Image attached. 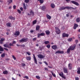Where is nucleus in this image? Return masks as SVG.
Segmentation results:
<instances>
[{
    "label": "nucleus",
    "mask_w": 80,
    "mask_h": 80,
    "mask_svg": "<svg viewBox=\"0 0 80 80\" xmlns=\"http://www.w3.org/2000/svg\"><path fill=\"white\" fill-rule=\"evenodd\" d=\"M25 46L24 45H20V47H25Z\"/></svg>",
    "instance_id": "09e8293b"
},
{
    "label": "nucleus",
    "mask_w": 80,
    "mask_h": 80,
    "mask_svg": "<svg viewBox=\"0 0 80 80\" xmlns=\"http://www.w3.org/2000/svg\"><path fill=\"white\" fill-rule=\"evenodd\" d=\"M40 26H37L36 27V30H39L40 29Z\"/></svg>",
    "instance_id": "c756f323"
},
{
    "label": "nucleus",
    "mask_w": 80,
    "mask_h": 80,
    "mask_svg": "<svg viewBox=\"0 0 80 80\" xmlns=\"http://www.w3.org/2000/svg\"><path fill=\"white\" fill-rule=\"evenodd\" d=\"M42 10L44 11V10L45 9H46V7H45V6H42Z\"/></svg>",
    "instance_id": "b1692460"
},
{
    "label": "nucleus",
    "mask_w": 80,
    "mask_h": 80,
    "mask_svg": "<svg viewBox=\"0 0 80 80\" xmlns=\"http://www.w3.org/2000/svg\"><path fill=\"white\" fill-rule=\"evenodd\" d=\"M20 9L21 10V11H23V8H20Z\"/></svg>",
    "instance_id": "0e129e2a"
},
{
    "label": "nucleus",
    "mask_w": 80,
    "mask_h": 80,
    "mask_svg": "<svg viewBox=\"0 0 80 80\" xmlns=\"http://www.w3.org/2000/svg\"><path fill=\"white\" fill-rule=\"evenodd\" d=\"M77 72L78 73V74H80V68H79L78 69Z\"/></svg>",
    "instance_id": "4be33fe9"
},
{
    "label": "nucleus",
    "mask_w": 80,
    "mask_h": 80,
    "mask_svg": "<svg viewBox=\"0 0 80 80\" xmlns=\"http://www.w3.org/2000/svg\"><path fill=\"white\" fill-rule=\"evenodd\" d=\"M70 50H71L69 48L67 50V53H69L70 52Z\"/></svg>",
    "instance_id": "7c9ffc66"
},
{
    "label": "nucleus",
    "mask_w": 80,
    "mask_h": 80,
    "mask_svg": "<svg viewBox=\"0 0 80 80\" xmlns=\"http://www.w3.org/2000/svg\"><path fill=\"white\" fill-rule=\"evenodd\" d=\"M51 73L52 76H53L54 77H56L55 74V73H54L53 71H51Z\"/></svg>",
    "instance_id": "a211bd4d"
},
{
    "label": "nucleus",
    "mask_w": 80,
    "mask_h": 80,
    "mask_svg": "<svg viewBox=\"0 0 80 80\" xmlns=\"http://www.w3.org/2000/svg\"><path fill=\"white\" fill-rule=\"evenodd\" d=\"M45 33L46 35H49V34L50 33V31H48V30L46 31H45Z\"/></svg>",
    "instance_id": "aec40b11"
},
{
    "label": "nucleus",
    "mask_w": 80,
    "mask_h": 80,
    "mask_svg": "<svg viewBox=\"0 0 80 80\" xmlns=\"http://www.w3.org/2000/svg\"><path fill=\"white\" fill-rule=\"evenodd\" d=\"M78 27V25L77 24H75L74 26V30H75V29L77 28V27Z\"/></svg>",
    "instance_id": "5701e85b"
},
{
    "label": "nucleus",
    "mask_w": 80,
    "mask_h": 80,
    "mask_svg": "<svg viewBox=\"0 0 80 80\" xmlns=\"http://www.w3.org/2000/svg\"><path fill=\"white\" fill-rule=\"evenodd\" d=\"M72 8V7H66V9H68V10H69V9H71Z\"/></svg>",
    "instance_id": "2f4dec72"
},
{
    "label": "nucleus",
    "mask_w": 80,
    "mask_h": 80,
    "mask_svg": "<svg viewBox=\"0 0 80 80\" xmlns=\"http://www.w3.org/2000/svg\"><path fill=\"white\" fill-rule=\"evenodd\" d=\"M76 47V45L75 44H74L70 46L69 48L71 49V50H73L75 49V48Z\"/></svg>",
    "instance_id": "f03ea898"
},
{
    "label": "nucleus",
    "mask_w": 80,
    "mask_h": 80,
    "mask_svg": "<svg viewBox=\"0 0 80 80\" xmlns=\"http://www.w3.org/2000/svg\"><path fill=\"white\" fill-rule=\"evenodd\" d=\"M68 42H71L72 41V38H70L68 39Z\"/></svg>",
    "instance_id": "4c0bfd02"
},
{
    "label": "nucleus",
    "mask_w": 80,
    "mask_h": 80,
    "mask_svg": "<svg viewBox=\"0 0 80 80\" xmlns=\"http://www.w3.org/2000/svg\"><path fill=\"white\" fill-rule=\"evenodd\" d=\"M5 40V38H2L0 40V43L1 44H2L3 43V42Z\"/></svg>",
    "instance_id": "f8f14e48"
},
{
    "label": "nucleus",
    "mask_w": 80,
    "mask_h": 80,
    "mask_svg": "<svg viewBox=\"0 0 80 80\" xmlns=\"http://www.w3.org/2000/svg\"><path fill=\"white\" fill-rule=\"evenodd\" d=\"M55 30L57 34H60V29H59V28H58V27H55Z\"/></svg>",
    "instance_id": "f257e3e1"
},
{
    "label": "nucleus",
    "mask_w": 80,
    "mask_h": 80,
    "mask_svg": "<svg viewBox=\"0 0 80 80\" xmlns=\"http://www.w3.org/2000/svg\"><path fill=\"white\" fill-rule=\"evenodd\" d=\"M76 21L77 22H80V18H78L76 19Z\"/></svg>",
    "instance_id": "bb28decb"
},
{
    "label": "nucleus",
    "mask_w": 80,
    "mask_h": 80,
    "mask_svg": "<svg viewBox=\"0 0 80 80\" xmlns=\"http://www.w3.org/2000/svg\"><path fill=\"white\" fill-rule=\"evenodd\" d=\"M62 77L63 78H64V79H65L66 78L63 75V76H62Z\"/></svg>",
    "instance_id": "6e6d98bb"
},
{
    "label": "nucleus",
    "mask_w": 80,
    "mask_h": 80,
    "mask_svg": "<svg viewBox=\"0 0 80 80\" xmlns=\"http://www.w3.org/2000/svg\"><path fill=\"white\" fill-rule=\"evenodd\" d=\"M59 74L61 77H62V76L63 75V72H61L59 73Z\"/></svg>",
    "instance_id": "a878e982"
},
{
    "label": "nucleus",
    "mask_w": 80,
    "mask_h": 80,
    "mask_svg": "<svg viewBox=\"0 0 80 80\" xmlns=\"http://www.w3.org/2000/svg\"><path fill=\"white\" fill-rule=\"evenodd\" d=\"M38 57L39 58H44V56H43V55L41 54L38 55Z\"/></svg>",
    "instance_id": "9d476101"
},
{
    "label": "nucleus",
    "mask_w": 80,
    "mask_h": 80,
    "mask_svg": "<svg viewBox=\"0 0 80 80\" xmlns=\"http://www.w3.org/2000/svg\"><path fill=\"white\" fill-rule=\"evenodd\" d=\"M26 60L28 61H30L31 60V57L30 56H28L26 58Z\"/></svg>",
    "instance_id": "ddd939ff"
},
{
    "label": "nucleus",
    "mask_w": 80,
    "mask_h": 80,
    "mask_svg": "<svg viewBox=\"0 0 80 80\" xmlns=\"http://www.w3.org/2000/svg\"><path fill=\"white\" fill-rule=\"evenodd\" d=\"M24 2L25 3H27L29 2V0H25Z\"/></svg>",
    "instance_id": "a19ab883"
},
{
    "label": "nucleus",
    "mask_w": 80,
    "mask_h": 80,
    "mask_svg": "<svg viewBox=\"0 0 80 80\" xmlns=\"http://www.w3.org/2000/svg\"><path fill=\"white\" fill-rule=\"evenodd\" d=\"M66 9V7H65L64 6H62V7H61L60 9V10H65Z\"/></svg>",
    "instance_id": "2eb2a0df"
},
{
    "label": "nucleus",
    "mask_w": 80,
    "mask_h": 80,
    "mask_svg": "<svg viewBox=\"0 0 80 80\" xmlns=\"http://www.w3.org/2000/svg\"><path fill=\"white\" fill-rule=\"evenodd\" d=\"M44 43L46 45H47V44H48V43H50V42H49V41H46L44 42Z\"/></svg>",
    "instance_id": "cd10ccee"
},
{
    "label": "nucleus",
    "mask_w": 80,
    "mask_h": 80,
    "mask_svg": "<svg viewBox=\"0 0 80 80\" xmlns=\"http://www.w3.org/2000/svg\"><path fill=\"white\" fill-rule=\"evenodd\" d=\"M44 63H45V64L46 65H48V63H47V62H46L45 61H44Z\"/></svg>",
    "instance_id": "864d4df0"
},
{
    "label": "nucleus",
    "mask_w": 80,
    "mask_h": 80,
    "mask_svg": "<svg viewBox=\"0 0 80 80\" xmlns=\"http://www.w3.org/2000/svg\"><path fill=\"white\" fill-rule=\"evenodd\" d=\"M75 79L76 80H79V78H75Z\"/></svg>",
    "instance_id": "bf43d9fd"
},
{
    "label": "nucleus",
    "mask_w": 80,
    "mask_h": 80,
    "mask_svg": "<svg viewBox=\"0 0 80 80\" xmlns=\"http://www.w3.org/2000/svg\"><path fill=\"white\" fill-rule=\"evenodd\" d=\"M3 48L2 47V46H0V51L2 52L3 51Z\"/></svg>",
    "instance_id": "473e14b6"
},
{
    "label": "nucleus",
    "mask_w": 80,
    "mask_h": 80,
    "mask_svg": "<svg viewBox=\"0 0 80 80\" xmlns=\"http://www.w3.org/2000/svg\"><path fill=\"white\" fill-rule=\"evenodd\" d=\"M3 74H8V71H3Z\"/></svg>",
    "instance_id": "393cba45"
},
{
    "label": "nucleus",
    "mask_w": 80,
    "mask_h": 80,
    "mask_svg": "<svg viewBox=\"0 0 80 80\" xmlns=\"http://www.w3.org/2000/svg\"><path fill=\"white\" fill-rule=\"evenodd\" d=\"M16 8V6L14 5L13 6V8H14V9H15Z\"/></svg>",
    "instance_id": "e2e57ef3"
},
{
    "label": "nucleus",
    "mask_w": 80,
    "mask_h": 80,
    "mask_svg": "<svg viewBox=\"0 0 80 80\" xmlns=\"http://www.w3.org/2000/svg\"><path fill=\"white\" fill-rule=\"evenodd\" d=\"M12 0H8V2L9 3H12Z\"/></svg>",
    "instance_id": "58836bf2"
},
{
    "label": "nucleus",
    "mask_w": 80,
    "mask_h": 80,
    "mask_svg": "<svg viewBox=\"0 0 80 80\" xmlns=\"http://www.w3.org/2000/svg\"><path fill=\"white\" fill-rule=\"evenodd\" d=\"M68 68H69V69L70 70H72V64L71 63H69L68 65Z\"/></svg>",
    "instance_id": "1a4fd4ad"
},
{
    "label": "nucleus",
    "mask_w": 80,
    "mask_h": 80,
    "mask_svg": "<svg viewBox=\"0 0 80 80\" xmlns=\"http://www.w3.org/2000/svg\"><path fill=\"white\" fill-rule=\"evenodd\" d=\"M71 2L72 3H73V4H74L77 6H78L79 5V4L77 2H75V1H71Z\"/></svg>",
    "instance_id": "20e7f679"
},
{
    "label": "nucleus",
    "mask_w": 80,
    "mask_h": 80,
    "mask_svg": "<svg viewBox=\"0 0 80 80\" xmlns=\"http://www.w3.org/2000/svg\"><path fill=\"white\" fill-rule=\"evenodd\" d=\"M30 13H31V15H34V13L33 12V11H31Z\"/></svg>",
    "instance_id": "c9c22d12"
},
{
    "label": "nucleus",
    "mask_w": 80,
    "mask_h": 80,
    "mask_svg": "<svg viewBox=\"0 0 80 80\" xmlns=\"http://www.w3.org/2000/svg\"><path fill=\"white\" fill-rule=\"evenodd\" d=\"M22 67H24V66H25V64L23 63L22 64Z\"/></svg>",
    "instance_id": "13d9d810"
},
{
    "label": "nucleus",
    "mask_w": 80,
    "mask_h": 80,
    "mask_svg": "<svg viewBox=\"0 0 80 80\" xmlns=\"http://www.w3.org/2000/svg\"><path fill=\"white\" fill-rule=\"evenodd\" d=\"M48 67L49 68H52V67H50V66H48Z\"/></svg>",
    "instance_id": "774afa93"
},
{
    "label": "nucleus",
    "mask_w": 80,
    "mask_h": 80,
    "mask_svg": "<svg viewBox=\"0 0 80 80\" xmlns=\"http://www.w3.org/2000/svg\"><path fill=\"white\" fill-rule=\"evenodd\" d=\"M26 53L28 55H31V53L30 52H27Z\"/></svg>",
    "instance_id": "79ce46f5"
},
{
    "label": "nucleus",
    "mask_w": 80,
    "mask_h": 80,
    "mask_svg": "<svg viewBox=\"0 0 80 80\" xmlns=\"http://www.w3.org/2000/svg\"><path fill=\"white\" fill-rule=\"evenodd\" d=\"M4 49H5V50H6V51H8V49L7 48H4Z\"/></svg>",
    "instance_id": "338daca9"
},
{
    "label": "nucleus",
    "mask_w": 80,
    "mask_h": 80,
    "mask_svg": "<svg viewBox=\"0 0 80 80\" xmlns=\"http://www.w3.org/2000/svg\"><path fill=\"white\" fill-rule=\"evenodd\" d=\"M37 23V21L36 20L34 21L33 22V23L34 24H35V23Z\"/></svg>",
    "instance_id": "37998d69"
},
{
    "label": "nucleus",
    "mask_w": 80,
    "mask_h": 80,
    "mask_svg": "<svg viewBox=\"0 0 80 80\" xmlns=\"http://www.w3.org/2000/svg\"><path fill=\"white\" fill-rule=\"evenodd\" d=\"M36 78H38V79H39V78H40V77H39V76H36Z\"/></svg>",
    "instance_id": "8fccbe9b"
},
{
    "label": "nucleus",
    "mask_w": 80,
    "mask_h": 80,
    "mask_svg": "<svg viewBox=\"0 0 80 80\" xmlns=\"http://www.w3.org/2000/svg\"><path fill=\"white\" fill-rule=\"evenodd\" d=\"M23 78H25L26 79H28V77L27 76H25V77H24Z\"/></svg>",
    "instance_id": "49530a36"
},
{
    "label": "nucleus",
    "mask_w": 80,
    "mask_h": 80,
    "mask_svg": "<svg viewBox=\"0 0 80 80\" xmlns=\"http://www.w3.org/2000/svg\"><path fill=\"white\" fill-rule=\"evenodd\" d=\"M14 43H16V42L15 41H13L12 42V44H14Z\"/></svg>",
    "instance_id": "69168bd1"
},
{
    "label": "nucleus",
    "mask_w": 80,
    "mask_h": 80,
    "mask_svg": "<svg viewBox=\"0 0 80 80\" xmlns=\"http://www.w3.org/2000/svg\"><path fill=\"white\" fill-rule=\"evenodd\" d=\"M41 36H44L45 35V33L44 32H42L40 33Z\"/></svg>",
    "instance_id": "f704fd0d"
},
{
    "label": "nucleus",
    "mask_w": 80,
    "mask_h": 80,
    "mask_svg": "<svg viewBox=\"0 0 80 80\" xmlns=\"http://www.w3.org/2000/svg\"><path fill=\"white\" fill-rule=\"evenodd\" d=\"M51 7L52 8H55V4H54L53 3H52L51 5Z\"/></svg>",
    "instance_id": "f3484780"
},
{
    "label": "nucleus",
    "mask_w": 80,
    "mask_h": 80,
    "mask_svg": "<svg viewBox=\"0 0 80 80\" xmlns=\"http://www.w3.org/2000/svg\"><path fill=\"white\" fill-rule=\"evenodd\" d=\"M46 47L48 48H50V45L49 44H48L46 46Z\"/></svg>",
    "instance_id": "e433bc0d"
},
{
    "label": "nucleus",
    "mask_w": 80,
    "mask_h": 80,
    "mask_svg": "<svg viewBox=\"0 0 80 80\" xmlns=\"http://www.w3.org/2000/svg\"><path fill=\"white\" fill-rule=\"evenodd\" d=\"M33 59L34 60V62L36 64H37V59L36 58V57H35V56L34 54H33Z\"/></svg>",
    "instance_id": "7ed1b4c3"
},
{
    "label": "nucleus",
    "mask_w": 80,
    "mask_h": 80,
    "mask_svg": "<svg viewBox=\"0 0 80 80\" xmlns=\"http://www.w3.org/2000/svg\"><path fill=\"white\" fill-rule=\"evenodd\" d=\"M38 1H40V3H43V0H39Z\"/></svg>",
    "instance_id": "ea45409f"
},
{
    "label": "nucleus",
    "mask_w": 80,
    "mask_h": 80,
    "mask_svg": "<svg viewBox=\"0 0 80 80\" xmlns=\"http://www.w3.org/2000/svg\"><path fill=\"white\" fill-rule=\"evenodd\" d=\"M9 19H10V20H15V18L14 17H12V16H10L9 17Z\"/></svg>",
    "instance_id": "9b49d317"
},
{
    "label": "nucleus",
    "mask_w": 80,
    "mask_h": 80,
    "mask_svg": "<svg viewBox=\"0 0 80 80\" xmlns=\"http://www.w3.org/2000/svg\"><path fill=\"white\" fill-rule=\"evenodd\" d=\"M62 37H68L69 35L68 34L63 33L62 34Z\"/></svg>",
    "instance_id": "39448f33"
},
{
    "label": "nucleus",
    "mask_w": 80,
    "mask_h": 80,
    "mask_svg": "<svg viewBox=\"0 0 80 80\" xmlns=\"http://www.w3.org/2000/svg\"><path fill=\"white\" fill-rule=\"evenodd\" d=\"M23 8L25 10H27V6H23Z\"/></svg>",
    "instance_id": "de8ad7c7"
},
{
    "label": "nucleus",
    "mask_w": 80,
    "mask_h": 80,
    "mask_svg": "<svg viewBox=\"0 0 80 80\" xmlns=\"http://www.w3.org/2000/svg\"><path fill=\"white\" fill-rule=\"evenodd\" d=\"M17 10L18 12L19 13V14L21 13V11H20V10L19 9H18Z\"/></svg>",
    "instance_id": "c03bdc74"
},
{
    "label": "nucleus",
    "mask_w": 80,
    "mask_h": 80,
    "mask_svg": "<svg viewBox=\"0 0 80 80\" xmlns=\"http://www.w3.org/2000/svg\"><path fill=\"white\" fill-rule=\"evenodd\" d=\"M3 46L4 47H6V48H8V45H7V44H4Z\"/></svg>",
    "instance_id": "72a5a7b5"
},
{
    "label": "nucleus",
    "mask_w": 80,
    "mask_h": 80,
    "mask_svg": "<svg viewBox=\"0 0 80 80\" xmlns=\"http://www.w3.org/2000/svg\"><path fill=\"white\" fill-rule=\"evenodd\" d=\"M13 59H14V60H16V58H15V56H12Z\"/></svg>",
    "instance_id": "680f3d73"
},
{
    "label": "nucleus",
    "mask_w": 80,
    "mask_h": 80,
    "mask_svg": "<svg viewBox=\"0 0 80 80\" xmlns=\"http://www.w3.org/2000/svg\"><path fill=\"white\" fill-rule=\"evenodd\" d=\"M26 41L27 40H26V39L24 38H23L21 40H20V42H26Z\"/></svg>",
    "instance_id": "4468645a"
},
{
    "label": "nucleus",
    "mask_w": 80,
    "mask_h": 80,
    "mask_svg": "<svg viewBox=\"0 0 80 80\" xmlns=\"http://www.w3.org/2000/svg\"><path fill=\"white\" fill-rule=\"evenodd\" d=\"M47 18H48V19H49V20H50V19H51L52 17H51V16H50V15L47 14L46 15Z\"/></svg>",
    "instance_id": "6ab92c4d"
},
{
    "label": "nucleus",
    "mask_w": 80,
    "mask_h": 80,
    "mask_svg": "<svg viewBox=\"0 0 80 80\" xmlns=\"http://www.w3.org/2000/svg\"><path fill=\"white\" fill-rule=\"evenodd\" d=\"M64 53V52L63 51H58L56 52L55 53L56 54L57 53H61V54H63Z\"/></svg>",
    "instance_id": "0eeeda50"
},
{
    "label": "nucleus",
    "mask_w": 80,
    "mask_h": 80,
    "mask_svg": "<svg viewBox=\"0 0 80 80\" xmlns=\"http://www.w3.org/2000/svg\"><path fill=\"white\" fill-rule=\"evenodd\" d=\"M20 34V32L18 31H16L14 33L15 35H18Z\"/></svg>",
    "instance_id": "dca6fc26"
},
{
    "label": "nucleus",
    "mask_w": 80,
    "mask_h": 80,
    "mask_svg": "<svg viewBox=\"0 0 80 80\" xmlns=\"http://www.w3.org/2000/svg\"><path fill=\"white\" fill-rule=\"evenodd\" d=\"M41 36V34L40 33H38V38H39Z\"/></svg>",
    "instance_id": "a18cd8bd"
},
{
    "label": "nucleus",
    "mask_w": 80,
    "mask_h": 80,
    "mask_svg": "<svg viewBox=\"0 0 80 80\" xmlns=\"http://www.w3.org/2000/svg\"><path fill=\"white\" fill-rule=\"evenodd\" d=\"M5 54L4 53H3L1 55V57L2 58H4V57H5Z\"/></svg>",
    "instance_id": "c85d7f7f"
},
{
    "label": "nucleus",
    "mask_w": 80,
    "mask_h": 80,
    "mask_svg": "<svg viewBox=\"0 0 80 80\" xmlns=\"http://www.w3.org/2000/svg\"><path fill=\"white\" fill-rule=\"evenodd\" d=\"M13 43H10L9 45L10 46H13Z\"/></svg>",
    "instance_id": "603ef678"
},
{
    "label": "nucleus",
    "mask_w": 80,
    "mask_h": 80,
    "mask_svg": "<svg viewBox=\"0 0 80 80\" xmlns=\"http://www.w3.org/2000/svg\"><path fill=\"white\" fill-rule=\"evenodd\" d=\"M44 70H46L47 71H48V68H45Z\"/></svg>",
    "instance_id": "3c124183"
},
{
    "label": "nucleus",
    "mask_w": 80,
    "mask_h": 80,
    "mask_svg": "<svg viewBox=\"0 0 80 80\" xmlns=\"http://www.w3.org/2000/svg\"><path fill=\"white\" fill-rule=\"evenodd\" d=\"M6 25H7V26H8L9 27H11V23L10 22H8L7 23Z\"/></svg>",
    "instance_id": "412c9836"
},
{
    "label": "nucleus",
    "mask_w": 80,
    "mask_h": 80,
    "mask_svg": "<svg viewBox=\"0 0 80 80\" xmlns=\"http://www.w3.org/2000/svg\"><path fill=\"white\" fill-rule=\"evenodd\" d=\"M37 40V38H33L32 39V40L33 41H35V40Z\"/></svg>",
    "instance_id": "4d7b16f0"
},
{
    "label": "nucleus",
    "mask_w": 80,
    "mask_h": 80,
    "mask_svg": "<svg viewBox=\"0 0 80 80\" xmlns=\"http://www.w3.org/2000/svg\"><path fill=\"white\" fill-rule=\"evenodd\" d=\"M52 48L53 50H57L58 48V47L57 45H53L52 46Z\"/></svg>",
    "instance_id": "423d86ee"
},
{
    "label": "nucleus",
    "mask_w": 80,
    "mask_h": 80,
    "mask_svg": "<svg viewBox=\"0 0 80 80\" xmlns=\"http://www.w3.org/2000/svg\"><path fill=\"white\" fill-rule=\"evenodd\" d=\"M63 70L64 73H68V69L67 68H63Z\"/></svg>",
    "instance_id": "6e6552de"
},
{
    "label": "nucleus",
    "mask_w": 80,
    "mask_h": 80,
    "mask_svg": "<svg viewBox=\"0 0 80 80\" xmlns=\"http://www.w3.org/2000/svg\"><path fill=\"white\" fill-rule=\"evenodd\" d=\"M62 30H64V29H65V27L64 26H62V28H61Z\"/></svg>",
    "instance_id": "5fc2aeb1"
},
{
    "label": "nucleus",
    "mask_w": 80,
    "mask_h": 80,
    "mask_svg": "<svg viewBox=\"0 0 80 80\" xmlns=\"http://www.w3.org/2000/svg\"><path fill=\"white\" fill-rule=\"evenodd\" d=\"M75 42L76 43H78V40H75Z\"/></svg>",
    "instance_id": "052dcab7"
}]
</instances>
